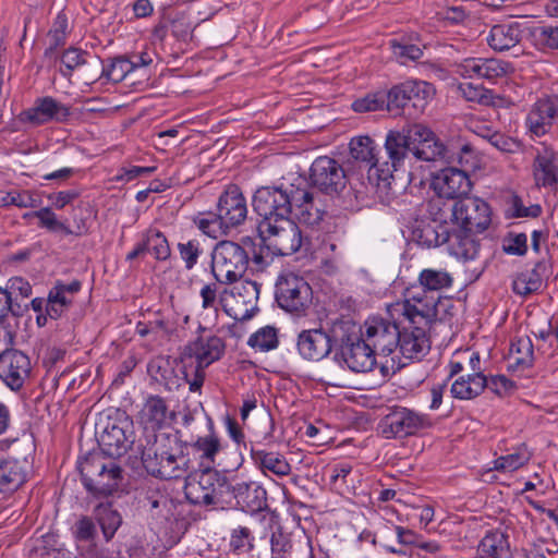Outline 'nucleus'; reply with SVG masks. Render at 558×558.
Returning a JSON list of instances; mask_svg holds the SVG:
<instances>
[{"mask_svg":"<svg viewBox=\"0 0 558 558\" xmlns=\"http://www.w3.org/2000/svg\"><path fill=\"white\" fill-rule=\"evenodd\" d=\"M521 38L522 25L519 22H506L492 26L486 40L493 50L501 52L515 47Z\"/></svg>","mask_w":558,"mask_h":558,"instance_id":"30","label":"nucleus"},{"mask_svg":"<svg viewBox=\"0 0 558 558\" xmlns=\"http://www.w3.org/2000/svg\"><path fill=\"white\" fill-rule=\"evenodd\" d=\"M532 458V452L525 444H521L513 452L501 456L493 461L492 470L498 472H514L524 466Z\"/></svg>","mask_w":558,"mask_h":558,"instance_id":"41","label":"nucleus"},{"mask_svg":"<svg viewBox=\"0 0 558 558\" xmlns=\"http://www.w3.org/2000/svg\"><path fill=\"white\" fill-rule=\"evenodd\" d=\"M82 284L78 280H73L70 283L58 281L49 291L48 296L56 300L63 307L68 308L72 304L73 296L81 290Z\"/></svg>","mask_w":558,"mask_h":558,"instance_id":"53","label":"nucleus"},{"mask_svg":"<svg viewBox=\"0 0 558 558\" xmlns=\"http://www.w3.org/2000/svg\"><path fill=\"white\" fill-rule=\"evenodd\" d=\"M453 229L469 232H484L492 222L489 204L477 196L456 199L450 207Z\"/></svg>","mask_w":558,"mask_h":558,"instance_id":"8","label":"nucleus"},{"mask_svg":"<svg viewBox=\"0 0 558 558\" xmlns=\"http://www.w3.org/2000/svg\"><path fill=\"white\" fill-rule=\"evenodd\" d=\"M208 428L209 434L198 437L193 446L196 451L201 452L205 468H213L211 465L214 464L215 457L220 450V440L213 430V421H209Z\"/></svg>","mask_w":558,"mask_h":558,"instance_id":"47","label":"nucleus"},{"mask_svg":"<svg viewBox=\"0 0 558 558\" xmlns=\"http://www.w3.org/2000/svg\"><path fill=\"white\" fill-rule=\"evenodd\" d=\"M430 425V421H378L375 429L379 436L391 439L413 435Z\"/></svg>","mask_w":558,"mask_h":558,"instance_id":"33","label":"nucleus"},{"mask_svg":"<svg viewBox=\"0 0 558 558\" xmlns=\"http://www.w3.org/2000/svg\"><path fill=\"white\" fill-rule=\"evenodd\" d=\"M217 211L229 229L238 227L246 220V199L238 185L230 184L225 189L218 198Z\"/></svg>","mask_w":558,"mask_h":558,"instance_id":"22","label":"nucleus"},{"mask_svg":"<svg viewBox=\"0 0 558 558\" xmlns=\"http://www.w3.org/2000/svg\"><path fill=\"white\" fill-rule=\"evenodd\" d=\"M194 225L207 236L218 239L229 230V227L220 218V214L201 213L193 218Z\"/></svg>","mask_w":558,"mask_h":558,"instance_id":"44","label":"nucleus"},{"mask_svg":"<svg viewBox=\"0 0 558 558\" xmlns=\"http://www.w3.org/2000/svg\"><path fill=\"white\" fill-rule=\"evenodd\" d=\"M70 114V107L53 97L46 96L37 98L33 107L23 110L17 118L19 121L23 123L38 126L51 121L59 123L65 122Z\"/></svg>","mask_w":558,"mask_h":558,"instance_id":"17","label":"nucleus"},{"mask_svg":"<svg viewBox=\"0 0 558 558\" xmlns=\"http://www.w3.org/2000/svg\"><path fill=\"white\" fill-rule=\"evenodd\" d=\"M258 296L259 284L252 280H242L223 290L220 302L231 318L243 322L251 319L258 310Z\"/></svg>","mask_w":558,"mask_h":558,"instance_id":"11","label":"nucleus"},{"mask_svg":"<svg viewBox=\"0 0 558 558\" xmlns=\"http://www.w3.org/2000/svg\"><path fill=\"white\" fill-rule=\"evenodd\" d=\"M272 558H289L292 550V542L282 532H275L270 538Z\"/></svg>","mask_w":558,"mask_h":558,"instance_id":"64","label":"nucleus"},{"mask_svg":"<svg viewBox=\"0 0 558 558\" xmlns=\"http://www.w3.org/2000/svg\"><path fill=\"white\" fill-rule=\"evenodd\" d=\"M248 252L232 241H220L211 255V271L219 283L229 284L243 277L248 266Z\"/></svg>","mask_w":558,"mask_h":558,"instance_id":"5","label":"nucleus"},{"mask_svg":"<svg viewBox=\"0 0 558 558\" xmlns=\"http://www.w3.org/2000/svg\"><path fill=\"white\" fill-rule=\"evenodd\" d=\"M458 88L462 97L468 101L477 102L484 106L495 105V95L492 90L486 89L483 86L474 85L472 83H461Z\"/></svg>","mask_w":558,"mask_h":558,"instance_id":"51","label":"nucleus"},{"mask_svg":"<svg viewBox=\"0 0 558 558\" xmlns=\"http://www.w3.org/2000/svg\"><path fill=\"white\" fill-rule=\"evenodd\" d=\"M533 175L537 185L551 186L558 183V153L551 146L542 144L536 148Z\"/></svg>","mask_w":558,"mask_h":558,"instance_id":"26","label":"nucleus"},{"mask_svg":"<svg viewBox=\"0 0 558 558\" xmlns=\"http://www.w3.org/2000/svg\"><path fill=\"white\" fill-rule=\"evenodd\" d=\"M386 100L385 92L369 93L353 101L352 109L360 113L384 110L386 109Z\"/></svg>","mask_w":558,"mask_h":558,"instance_id":"56","label":"nucleus"},{"mask_svg":"<svg viewBox=\"0 0 558 558\" xmlns=\"http://www.w3.org/2000/svg\"><path fill=\"white\" fill-rule=\"evenodd\" d=\"M0 460V490L14 492L26 480L24 465L15 459L5 458L1 452Z\"/></svg>","mask_w":558,"mask_h":558,"instance_id":"31","label":"nucleus"},{"mask_svg":"<svg viewBox=\"0 0 558 558\" xmlns=\"http://www.w3.org/2000/svg\"><path fill=\"white\" fill-rule=\"evenodd\" d=\"M296 347L304 360L314 362L326 357L332 349L330 336L320 328L301 331Z\"/></svg>","mask_w":558,"mask_h":558,"instance_id":"23","label":"nucleus"},{"mask_svg":"<svg viewBox=\"0 0 558 558\" xmlns=\"http://www.w3.org/2000/svg\"><path fill=\"white\" fill-rule=\"evenodd\" d=\"M387 313L390 319L427 328L437 317V302L424 291L411 288L403 301L387 305Z\"/></svg>","mask_w":558,"mask_h":558,"instance_id":"4","label":"nucleus"},{"mask_svg":"<svg viewBox=\"0 0 558 558\" xmlns=\"http://www.w3.org/2000/svg\"><path fill=\"white\" fill-rule=\"evenodd\" d=\"M412 141L413 160L436 161L453 159V156L449 154L444 143L430 129L423 124L412 125Z\"/></svg>","mask_w":558,"mask_h":558,"instance_id":"16","label":"nucleus"},{"mask_svg":"<svg viewBox=\"0 0 558 558\" xmlns=\"http://www.w3.org/2000/svg\"><path fill=\"white\" fill-rule=\"evenodd\" d=\"M477 233L453 229L447 239L449 253L464 262L476 259L481 247L480 241L475 238Z\"/></svg>","mask_w":558,"mask_h":558,"instance_id":"29","label":"nucleus"},{"mask_svg":"<svg viewBox=\"0 0 558 558\" xmlns=\"http://www.w3.org/2000/svg\"><path fill=\"white\" fill-rule=\"evenodd\" d=\"M178 251L181 259L185 264V268L191 270L198 260L199 255L203 252L201 243L197 239H190L178 243Z\"/></svg>","mask_w":558,"mask_h":558,"instance_id":"58","label":"nucleus"},{"mask_svg":"<svg viewBox=\"0 0 558 558\" xmlns=\"http://www.w3.org/2000/svg\"><path fill=\"white\" fill-rule=\"evenodd\" d=\"M350 155L356 161L365 163L379 173L380 157L376 154L375 142L369 136L354 137L350 142Z\"/></svg>","mask_w":558,"mask_h":558,"instance_id":"36","label":"nucleus"},{"mask_svg":"<svg viewBox=\"0 0 558 558\" xmlns=\"http://www.w3.org/2000/svg\"><path fill=\"white\" fill-rule=\"evenodd\" d=\"M146 252L153 254L158 260H166L170 256V246L167 238L157 229H149L144 234Z\"/></svg>","mask_w":558,"mask_h":558,"instance_id":"48","label":"nucleus"},{"mask_svg":"<svg viewBox=\"0 0 558 558\" xmlns=\"http://www.w3.org/2000/svg\"><path fill=\"white\" fill-rule=\"evenodd\" d=\"M284 421H268V432L263 435L264 439L270 438L276 441H290L291 434L295 432L292 421L288 422L287 427L283 426Z\"/></svg>","mask_w":558,"mask_h":558,"instance_id":"63","label":"nucleus"},{"mask_svg":"<svg viewBox=\"0 0 558 558\" xmlns=\"http://www.w3.org/2000/svg\"><path fill=\"white\" fill-rule=\"evenodd\" d=\"M390 47L393 56L400 63H407L408 61H417L423 57V49L421 46L410 44L403 40H390Z\"/></svg>","mask_w":558,"mask_h":558,"instance_id":"54","label":"nucleus"},{"mask_svg":"<svg viewBox=\"0 0 558 558\" xmlns=\"http://www.w3.org/2000/svg\"><path fill=\"white\" fill-rule=\"evenodd\" d=\"M397 348L404 359L420 360L427 354L430 349L426 328H423L422 326H412L404 327L402 331L399 329Z\"/></svg>","mask_w":558,"mask_h":558,"instance_id":"24","label":"nucleus"},{"mask_svg":"<svg viewBox=\"0 0 558 558\" xmlns=\"http://www.w3.org/2000/svg\"><path fill=\"white\" fill-rule=\"evenodd\" d=\"M508 361L509 366L517 371H524L533 365L534 345L530 337H519L511 342Z\"/></svg>","mask_w":558,"mask_h":558,"instance_id":"37","label":"nucleus"},{"mask_svg":"<svg viewBox=\"0 0 558 558\" xmlns=\"http://www.w3.org/2000/svg\"><path fill=\"white\" fill-rule=\"evenodd\" d=\"M331 341L339 342L341 349L349 343H355L364 338L361 326L349 318L336 320L331 327Z\"/></svg>","mask_w":558,"mask_h":558,"instance_id":"40","label":"nucleus"},{"mask_svg":"<svg viewBox=\"0 0 558 558\" xmlns=\"http://www.w3.org/2000/svg\"><path fill=\"white\" fill-rule=\"evenodd\" d=\"M478 558H511L508 536L501 531L487 533L477 547Z\"/></svg>","mask_w":558,"mask_h":558,"instance_id":"32","label":"nucleus"},{"mask_svg":"<svg viewBox=\"0 0 558 558\" xmlns=\"http://www.w3.org/2000/svg\"><path fill=\"white\" fill-rule=\"evenodd\" d=\"M512 65L496 58H465L457 64L456 72L465 78L495 82L510 74Z\"/></svg>","mask_w":558,"mask_h":558,"instance_id":"15","label":"nucleus"},{"mask_svg":"<svg viewBox=\"0 0 558 558\" xmlns=\"http://www.w3.org/2000/svg\"><path fill=\"white\" fill-rule=\"evenodd\" d=\"M295 183H280L258 187L252 199L254 211L260 221H274L290 218L292 215V197Z\"/></svg>","mask_w":558,"mask_h":558,"instance_id":"6","label":"nucleus"},{"mask_svg":"<svg viewBox=\"0 0 558 558\" xmlns=\"http://www.w3.org/2000/svg\"><path fill=\"white\" fill-rule=\"evenodd\" d=\"M247 344L260 352H267L278 347L279 340L277 329L271 326H265L252 333L247 340Z\"/></svg>","mask_w":558,"mask_h":558,"instance_id":"49","label":"nucleus"},{"mask_svg":"<svg viewBox=\"0 0 558 558\" xmlns=\"http://www.w3.org/2000/svg\"><path fill=\"white\" fill-rule=\"evenodd\" d=\"M153 444L142 451V463L145 470L153 476L162 480L184 477L189 469V459L179 448L169 446L165 438L159 439L155 434Z\"/></svg>","mask_w":558,"mask_h":558,"instance_id":"1","label":"nucleus"},{"mask_svg":"<svg viewBox=\"0 0 558 558\" xmlns=\"http://www.w3.org/2000/svg\"><path fill=\"white\" fill-rule=\"evenodd\" d=\"M132 72V65L129 60L124 57L113 59L109 65L104 66L101 75L108 81L119 83L125 78V76Z\"/></svg>","mask_w":558,"mask_h":558,"instance_id":"59","label":"nucleus"},{"mask_svg":"<svg viewBox=\"0 0 558 558\" xmlns=\"http://www.w3.org/2000/svg\"><path fill=\"white\" fill-rule=\"evenodd\" d=\"M230 547L236 555L250 553L253 548V537L247 527L239 526L231 534Z\"/></svg>","mask_w":558,"mask_h":558,"instance_id":"60","label":"nucleus"},{"mask_svg":"<svg viewBox=\"0 0 558 558\" xmlns=\"http://www.w3.org/2000/svg\"><path fill=\"white\" fill-rule=\"evenodd\" d=\"M531 34L539 48L558 49V26H536Z\"/></svg>","mask_w":558,"mask_h":558,"instance_id":"57","label":"nucleus"},{"mask_svg":"<svg viewBox=\"0 0 558 558\" xmlns=\"http://www.w3.org/2000/svg\"><path fill=\"white\" fill-rule=\"evenodd\" d=\"M257 231L265 245L275 254L289 256L298 252L304 244V236L299 226L284 218L280 220L259 221Z\"/></svg>","mask_w":558,"mask_h":558,"instance_id":"7","label":"nucleus"},{"mask_svg":"<svg viewBox=\"0 0 558 558\" xmlns=\"http://www.w3.org/2000/svg\"><path fill=\"white\" fill-rule=\"evenodd\" d=\"M184 494L195 506H219L229 494V483L213 468H205L186 477Z\"/></svg>","mask_w":558,"mask_h":558,"instance_id":"3","label":"nucleus"},{"mask_svg":"<svg viewBox=\"0 0 558 558\" xmlns=\"http://www.w3.org/2000/svg\"><path fill=\"white\" fill-rule=\"evenodd\" d=\"M169 504L170 500L167 495L158 490H148L142 500L143 508L155 519L167 517Z\"/></svg>","mask_w":558,"mask_h":558,"instance_id":"50","label":"nucleus"},{"mask_svg":"<svg viewBox=\"0 0 558 558\" xmlns=\"http://www.w3.org/2000/svg\"><path fill=\"white\" fill-rule=\"evenodd\" d=\"M557 118L558 95L545 96L531 106L525 126L532 135L541 137L550 132Z\"/></svg>","mask_w":558,"mask_h":558,"instance_id":"19","label":"nucleus"},{"mask_svg":"<svg viewBox=\"0 0 558 558\" xmlns=\"http://www.w3.org/2000/svg\"><path fill=\"white\" fill-rule=\"evenodd\" d=\"M69 34V21L64 11H60L48 33L49 47L45 50L46 57H52L54 51L65 45Z\"/></svg>","mask_w":558,"mask_h":558,"instance_id":"46","label":"nucleus"},{"mask_svg":"<svg viewBox=\"0 0 558 558\" xmlns=\"http://www.w3.org/2000/svg\"><path fill=\"white\" fill-rule=\"evenodd\" d=\"M375 351L363 338L355 343L343 345L340 356L344 365L354 373H366L376 364Z\"/></svg>","mask_w":558,"mask_h":558,"instance_id":"28","label":"nucleus"},{"mask_svg":"<svg viewBox=\"0 0 558 558\" xmlns=\"http://www.w3.org/2000/svg\"><path fill=\"white\" fill-rule=\"evenodd\" d=\"M407 89L408 84L404 82L400 85L393 86L388 93H386V110L393 114H399L402 109L410 107Z\"/></svg>","mask_w":558,"mask_h":558,"instance_id":"55","label":"nucleus"},{"mask_svg":"<svg viewBox=\"0 0 558 558\" xmlns=\"http://www.w3.org/2000/svg\"><path fill=\"white\" fill-rule=\"evenodd\" d=\"M412 144V125L387 132L384 144L387 160L380 161L378 174L380 180H388L393 171L413 161Z\"/></svg>","mask_w":558,"mask_h":558,"instance_id":"10","label":"nucleus"},{"mask_svg":"<svg viewBox=\"0 0 558 558\" xmlns=\"http://www.w3.org/2000/svg\"><path fill=\"white\" fill-rule=\"evenodd\" d=\"M168 411L166 401L159 396H150L146 399L142 410V418H165Z\"/></svg>","mask_w":558,"mask_h":558,"instance_id":"62","label":"nucleus"},{"mask_svg":"<svg viewBox=\"0 0 558 558\" xmlns=\"http://www.w3.org/2000/svg\"><path fill=\"white\" fill-rule=\"evenodd\" d=\"M254 463L263 473L271 472L277 476H286L291 472V465L283 454L266 450H251Z\"/></svg>","mask_w":558,"mask_h":558,"instance_id":"35","label":"nucleus"},{"mask_svg":"<svg viewBox=\"0 0 558 558\" xmlns=\"http://www.w3.org/2000/svg\"><path fill=\"white\" fill-rule=\"evenodd\" d=\"M410 107L422 113L434 99L435 87L426 81H407Z\"/></svg>","mask_w":558,"mask_h":558,"instance_id":"39","label":"nucleus"},{"mask_svg":"<svg viewBox=\"0 0 558 558\" xmlns=\"http://www.w3.org/2000/svg\"><path fill=\"white\" fill-rule=\"evenodd\" d=\"M310 181L320 192L337 195L345 187L347 175L339 161L328 156H320L311 166Z\"/></svg>","mask_w":558,"mask_h":558,"instance_id":"12","label":"nucleus"},{"mask_svg":"<svg viewBox=\"0 0 558 558\" xmlns=\"http://www.w3.org/2000/svg\"><path fill=\"white\" fill-rule=\"evenodd\" d=\"M132 421H96L95 432L100 446L110 456H122L134 442Z\"/></svg>","mask_w":558,"mask_h":558,"instance_id":"13","label":"nucleus"},{"mask_svg":"<svg viewBox=\"0 0 558 558\" xmlns=\"http://www.w3.org/2000/svg\"><path fill=\"white\" fill-rule=\"evenodd\" d=\"M88 56L89 53L87 51L75 47L65 49L60 57L62 63V68L60 69L61 74L65 77H70L75 69L87 63Z\"/></svg>","mask_w":558,"mask_h":558,"instance_id":"52","label":"nucleus"},{"mask_svg":"<svg viewBox=\"0 0 558 558\" xmlns=\"http://www.w3.org/2000/svg\"><path fill=\"white\" fill-rule=\"evenodd\" d=\"M487 378L483 374H469L460 376L451 385V393L454 398L469 400L483 392Z\"/></svg>","mask_w":558,"mask_h":558,"instance_id":"38","label":"nucleus"},{"mask_svg":"<svg viewBox=\"0 0 558 558\" xmlns=\"http://www.w3.org/2000/svg\"><path fill=\"white\" fill-rule=\"evenodd\" d=\"M292 197V215L303 225L315 227L324 218L325 210L315 201L308 185L300 179V184H294Z\"/></svg>","mask_w":558,"mask_h":558,"instance_id":"21","label":"nucleus"},{"mask_svg":"<svg viewBox=\"0 0 558 558\" xmlns=\"http://www.w3.org/2000/svg\"><path fill=\"white\" fill-rule=\"evenodd\" d=\"M95 517L107 541L111 539L122 523L121 514L110 504H100L95 508Z\"/></svg>","mask_w":558,"mask_h":558,"instance_id":"43","label":"nucleus"},{"mask_svg":"<svg viewBox=\"0 0 558 558\" xmlns=\"http://www.w3.org/2000/svg\"><path fill=\"white\" fill-rule=\"evenodd\" d=\"M33 215L39 219V226L53 232H62L64 234H72V230L63 222L57 219L56 214L49 208H41Z\"/></svg>","mask_w":558,"mask_h":558,"instance_id":"61","label":"nucleus"},{"mask_svg":"<svg viewBox=\"0 0 558 558\" xmlns=\"http://www.w3.org/2000/svg\"><path fill=\"white\" fill-rule=\"evenodd\" d=\"M147 373L155 381L163 385L169 390L179 386L174 369L170 366L169 361L163 357L151 360L147 365Z\"/></svg>","mask_w":558,"mask_h":558,"instance_id":"45","label":"nucleus"},{"mask_svg":"<svg viewBox=\"0 0 558 558\" xmlns=\"http://www.w3.org/2000/svg\"><path fill=\"white\" fill-rule=\"evenodd\" d=\"M275 298L286 312L302 314L312 304L313 291L303 277L294 272H283L276 281Z\"/></svg>","mask_w":558,"mask_h":558,"instance_id":"9","label":"nucleus"},{"mask_svg":"<svg viewBox=\"0 0 558 558\" xmlns=\"http://www.w3.org/2000/svg\"><path fill=\"white\" fill-rule=\"evenodd\" d=\"M432 186L440 197L459 199L468 196L472 182L466 170L448 167L433 178Z\"/></svg>","mask_w":558,"mask_h":558,"instance_id":"20","label":"nucleus"},{"mask_svg":"<svg viewBox=\"0 0 558 558\" xmlns=\"http://www.w3.org/2000/svg\"><path fill=\"white\" fill-rule=\"evenodd\" d=\"M399 324L402 320L372 317L365 322L364 339L375 353L389 355L397 349Z\"/></svg>","mask_w":558,"mask_h":558,"instance_id":"14","label":"nucleus"},{"mask_svg":"<svg viewBox=\"0 0 558 558\" xmlns=\"http://www.w3.org/2000/svg\"><path fill=\"white\" fill-rule=\"evenodd\" d=\"M548 265L542 260L536 263L534 268L529 271L519 274L512 282V290L515 294L525 296L542 287L543 278L546 276Z\"/></svg>","mask_w":558,"mask_h":558,"instance_id":"34","label":"nucleus"},{"mask_svg":"<svg viewBox=\"0 0 558 558\" xmlns=\"http://www.w3.org/2000/svg\"><path fill=\"white\" fill-rule=\"evenodd\" d=\"M83 483L96 496H108L116 492L122 481V470L104 454L90 453L78 465Z\"/></svg>","mask_w":558,"mask_h":558,"instance_id":"2","label":"nucleus"},{"mask_svg":"<svg viewBox=\"0 0 558 558\" xmlns=\"http://www.w3.org/2000/svg\"><path fill=\"white\" fill-rule=\"evenodd\" d=\"M225 342L218 336H202L185 348V354L194 357L197 365L208 367L225 352Z\"/></svg>","mask_w":558,"mask_h":558,"instance_id":"27","label":"nucleus"},{"mask_svg":"<svg viewBox=\"0 0 558 558\" xmlns=\"http://www.w3.org/2000/svg\"><path fill=\"white\" fill-rule=\"evenodd\" d=\"M421 291H439L450 288L453 283L452 276L445 269L425 268L418 275Z\"/></svg>","mask_w":558,"mask_h":558,"instance_id":"42","label":"nucleus"},{"mask_svg":"<svg viewBox=\"0 0 558 558\" xmlns=\"http://www.w3.org/2000/svg\"><path fill=\"white\" fill-rule=\"evenodd\" d=\"M32 363L24 352L11 349L0 355V378L11 390H20L28 379Z\"/></svg>","mask_w":558,"mask_h":558,"instance_id":"18","label":"nucleus"},{"mask_svg":"<svg viewBox=\"0 0 558 558\" xmlns=\"http://www.w3.org/2000/svg\"><path fill=\"white\" fill-rule=\"evenodd\" d=\"M229 493L236 504L246 512L256 513L267 507V492L255 482H236L229 484Z\"/></svg>","mask_w":558,"mask_h":558,"instance_id":"25","label":"nucleus"}]
</instances>
